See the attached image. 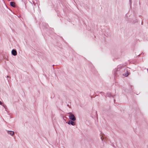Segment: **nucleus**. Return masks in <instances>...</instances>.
Here are the masks:
<instances>
[{"label":"nucleus","instance_id":"9","mask_svg":"<svg viewBox=\"0 0 148 148\" xmlns=\"http://www.w3.org/2000/svg\"><path fill=\"white\" fill-rule=\"evenodd\" d=\"M8 1H10V0H8Z\"/></svg>","mask_w":148,"mask_h":148},{"label":"nucleus","instance_id":"2","mask_svg":"<svg viewBox=\"0 0 148 148\" xmlns=\"http://www.w3.org/2000/svg\"><path fill=\"white\" fill-rule=\"evenodd\" d=\"M67 123L69 124H71L72 125H75V123L71 121H69Z\"/></svg>","mask_w":148,"mask_h":148},{"label":"nucleus","instance_id":"7","mask_svg":"<svg viewBox=\"0 0 148 148\" xmlns=\"http://www.w3.org/2000/svg\"><path fill=\"white\" fill-rule=\"evenodd\" d=\"M103 135H102V136H101V140H103Z\"/></svg>","mask_w":148,"mask_h":148},{"label":"nucleus","instance_id":"4","mask_svg":"<svg viewBox=\"0 0 148 148\" xmlns=\"http://www.w3.org/2000/svg\"><path fill=\"white\" fill-rule=\"evenodd\" d=\"M8 134H10L12 136L14 134V132L13 131H8Z\"/></svg>","mask_w":148,"mask_h":148},{"label":"nucleus","instance_id":"5","mask_svg":"<svg viewBox=\"0 0 148 148\" xmlns=\"http://www.w3.org/2000/svg\"><path fill=\"white\" fill-rule=\"evenodd\" d=\"M10 5L14 7H15V3L14 2H11L10 3Z\"/></svg>","mask_w":148,"mask_h":148},{"label":"nucleus","instance_id":"6","mask_svg":"<svg viewBox=\"0 0 148 148\" xmlns=\"http://www.w3.org/2000/svg\"><path fill=\"white\" fill-rule=\"evenodd\" d=\"M129 75L128 73L127 72L125 74H123V75L125 77H127Z\"/></svg>","mask_w":148,"mask_h":148},{"label":"nucleus","instance_id":"3","mask_svg":"<svg viewBox=\"0 0 148 148\" xmlns=\"http://www.w3.org/2000/svg\"><path fill=\"white\" fill-rule=\"evenodd\" d=\"M12 54L14 56H16L17 55L16 51L14 49L12 50Z\"/></svg>","mask_w":148,"mask_h":148},{"label":"nucleus","instance_id":"1","mask_svg":"<svg viewBox=\"0 0 148 148\" xmlns=\"http://www.w3.org/2000/svg\"><path fill=\"white\" fill-rule=\"evenodd\" d=\"M69 117L70 119L73 121H75L76 120V118L74 115L73 114L70 113L69 116Z\"/></svg>","mask_w":148,"mask_h":148},{"label":"nucleus","instance_id":"8","mask_svg":"<svg viewBox=\"0 0 148 148\" xmlns=\"http://www.w3.org/2000/svg\"><path fill=\"white\" fill-rule=\"evenodd\" d=\"M2 102H1V101H0V104L1 105H2Z\"/></svg>","mask_w":148,"mask_h":148}]
</instances>
